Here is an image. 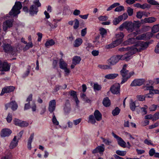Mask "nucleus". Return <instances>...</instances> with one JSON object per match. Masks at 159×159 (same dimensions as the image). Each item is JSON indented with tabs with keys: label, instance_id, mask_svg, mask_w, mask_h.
Masks as SVG:
<instances>
[{
	"label": "nucleus",
	"instance_id": "423d86ee",
	"mask_svg": "<svg viewBox=\"0 0 159 159\" xmlns=\"http://www.w3.org/2000/svg\"><path fill=\"white\" fill-rule=\"evenodd\" d=\"M125 28L129 32H132L134 30V24L132 22H125L121 24L119 27L121 30Z\"/></svg>",
	"mask_w": 159,
	"mask_h": 159
},
{
	"label": "nucleus",
	"instance_id": "1a4fd4ad",
	"mask_svg": "<svg viewBox=\"0 0 159 159\" xmlns=\"http://www.w3.org/2000/svg\"><path fill=\"white\" fill-rule=\"evenodd\" d=\"M120 55L114 56L111 57L108 60V63L110 66L114 65L117 63L120 60Z\"/></svg>",
	"mask_w": 159,
	"mask_h": 159
},
{
	"label": "nucleus",
	"instance_id": "e433bc0d",
	"mask_svg": "<svg viewBox=\"0 0 159 159\" xmlns=\"http://www.w3.org/2000/svg\"><path fill=\"white\" fill-rule=\"evenodd\" d=\"M120 110L117 107H116L112 111V113L113 116H116L118 115L120 112Z\"/></svg>",
	"mask_w": 159,
	"mask_h": 159
},
{
	"label": "nucleus",
	"instance_id": "7c9ffc66",
	"mask_svg": "<svg viewBox=\"0 0 159 159\" xmlns=\"http://www.w3.org/2000/svg\"><path fill=\"white\" fill-rule=\"evenodd\" d=\"M98 67L101 69H111V67L110 65H107L100 64L98 65Z\"/></svg>",
	"mask_w": 159,
	"mask_h": 159
},
{
	"label": "nucleus",
	"instance_id": "864d4df0",
	"mask_svg": "<svg viewBox=\"0 0 159 159\" xmlns=\"http://www.w3.org/2000/svg\"><path fill=\"white\" fill-rule=\"evenodd\" d=\"M134 24V28L136 27L139 28L141 26V24L140 22L139 21H134V23H133Z\"/></svg>",
	"mask_w": 159,
	"mask_h": 159
},
{
	"label": "nucleus",
	"instance_id": "774afa93",
	"mask_svg": "<svg viewBox=\"0 0 159 159\" xmlns=\"http://www.w3.org/2000/svg\"><path fill=\"white\" fill-rule=\"evenodd\" d=\"M33 46V43L31 42L28 43L25 47V48L26 49H28L30 48H32Z\"/></svg>",
	"mask_w": 159,
	"mask_h": 159
},
{
	"label": "nucleus",
	"instance_id": "49530a36",
	"mask_svg": "<svg viewBox=\"0 0 159 159\" xmlns=\"http://www.w3.org/2000/svg\"><path fill=\"white\" fill-rule=\"evenodd\" d=\"M146 97L145 95H138L136 96V98L138 100L143 101L145 100Z\"/></svg>",
	"mask_w": 159,
	"mask_h": 159
},
{
	"label": "nucleus",
	"instance_id": "f257e3e1",
	"mask_svg": "<svg viewBox=\"0 0 159 159\" xmlns=\"http://www.w3.org/2000/svg\"><path fill=\"white\" fill-rule=\"evenodd\" d=\"M149 43L142 41H138L132 49L136 53L146 49L149 45Z\"/></svg>",
	"mask_w": 159,
	"mask_h": 159
},
{
	"label": "nucleus",
	"instance_id": "39448f33",
	"mask_svg": "<svg viewBox=\"0 0 159 159\" xmlns=\"http://www.w3.org/2000/svg\"><path fill=\"white\" fill-rule=\"evenodd\" d=\"M22 7V5L21 3L20 2H16L12 9L9 12V15L10 16H16L20 13V10Z\"/></svg>",
	"mask_w": 159,
	"mask_h": 159
},
{
	"label": "nucleus",
	"instance_id": "8fccbe9b",
	"mask_svg": "<svg viewBox=\"0 0 159 159\" xmlns=\"http://www.w3.org/2000/svg\"><path fill=\"white\" fill-rule=\"evenodd\" d=\"M52 121L53 124L56 125H59V122L57 121L56 117L54 115V113L53 114V118L52 119Z\"/></svg>",
	"mask_w": 159,
	"mask_h": 159
},
{
	"label": "nucleus",
	"instance_id": "c85d7f7f",
	"mask_svg": "<svg viewBox=\"0 0 159 159\" xmlns=\"http://www.w3.org/2000/svg\"><path fill=\"white\" fill-rule=\"evenodd\" d=\"M102 103L104 106L107 107L110 106L111 102L109 98L108 97H106L103 99L102 101Z\"/></svg>",
	"mask_w": 159,
	"mask_h": 159
},
{
	"label": "nucleus",
	"instance_id": "3c124183",
	"mask_svg": "<svg viewBox=\"0 0 159 159\" xmlns=\"http://www.w3.org/2000/svg\"><path fill=\"white\" fill-rule=\"evenodd\" d=\"M124 10V7L122 6H120L116 7L115 9V11H122Z\"/></svg>",
	"mask_w": 159,
	"mask_h": 159
},
{
	"label": "nucleus",
	"instance_id": "5701e85b",
	"mask_svg": "<svg viewBox=\"0 0 159 159\" xmlns=\"http://www.w3.org/2000/svg\"><path fill=\"white\" fill-rule=\"evenodd\" d=\"M1 68V70L8 71L10 70V65L7 62H4L3 63H2Z\"/></svg>",
	"mask_w": 159,
	"mask_h": 159
},
{
	"label": "nucleus",
	"instance_id": "aec40b11",
	"mask_svg": "<svg viewBox=\"0 0 159 159\" xmlns=\"http://www.w3.org/2000/svg\"><path fill=\"white\" fill-rule=\"evenodd\" d=\"M11 131L8 129H2L1 133V136L2 137H5L9 136L11 133Z\"/></svg>",
	"mask_w": 159,
	"mask_h": 159
},
{
	"label": "nucleus",
	"instance_id": "a18cd8bd",
	"mask_svg": "<svg viewBox=\"0 0 159 159\" xmlns=\"http://www.w3.org/2000/svg\"><path fill=\"white\" fill-rule=\"evenodd\" d=\"M69 93L71 96H72L74 98H77V96L76 92L74 90H71L69 92Z\"/></svg>",
	"mask_w": 159,
	"mask_h": 159
},
{
	"label": "nucleus",
	"instance_id": "a211bd4d",
	"mask_svg": "<svg viewBox=\"0 0 159 159\" xmlns=\"http://www.w3.org/2000/svg\"><path fill=\"white\" fill-rule=\"evenodd\" d=\"M144 80L143 79H137L134 80L130 84L131 86H140L143 84Z\"/></svg>",
	"mask_w": 159,
	"mask_h": 159
},
{
	"label": "nucleus",
	"instance_id": "2f4dec72",
	"mask_svg": "<svg viewBox=\"0 0 159 159\" xmlns=\"http://www.w3.org/2000/svg\"><path fill=\"white\" fill-rule=\"evenodd\" d=\"M81 60V58L79 57L76 56L72 60V63L75 65L79 64Z\"/></svg>",
	"mask_w": 159,
	"mask_h": 159
},
{
	"label": "nucleus",
	"instance_id": "680f3d73",
	"mask_svg": "<svg viewBox=\"0 0 159 159\" xmlns=\"http://www.w3.org/2000/svg\"><path fill=\"white\" fill-rule=\"evenodd\" d=\"M155 153H156L155 150L153 148L150 149L149 152V155L151 157L154 154L155 155Z\"/></svg>",
	"mask_w": 159,
	"mask_h": 159
},
{
	"label": "nucleus",
	"instance_id": "bf43d9fd",
	"mask_svg": "<svg viewBox=\"0 0 159 159\" xmlns=\"http://www.w3.org/2000/svg\"><path fill=\"white\" fill-rule=\"evenodd\" d=\"M153 121H155L159 119V111L153 115Z\"/></svg>",
	"mask_w": 159,
	"mask_h": 159
},
{
	"label": "nucleus",
	"instance_id": "ea45409f",
	"mask_svg": "<svg viewBox=\"0 0 159 159\" xmlns=\"http://www.w3.org/2000/svg\"><path fill=\"white\" fill-rule=\"evenodd\" d=\"M146 37V34H142L138 35L136 37V39L137 40H140L144 39Z\"/></svg>",
	"mask_w": 159,
	"mask_h": 159
},
{
	"label": "nucleus",
	"instance_id": "393cba45",
	"mask_svg": "<svg viewBox=\"0 0 159 159\" xmlns=\"http://www.w3.org/2000/svg\"><path fill=\"white\" fill-rule=\"evenodd\" d=\"M153 87L152 86H148L146 88L147 90H150L149 94H159V90H153Z\"/></svg>",
	"mask_w": 159,
	"mask_h": 159
},
{
	"label": "nucleus",
	"instance_id": "4d7b16f0",
	"mask_svg": "<svg viewBox=\"0 0 159 159\" xmlns=\"http://www.w3.org/2000/svg\"><path fill=\"white\" fill-rule=\"evenodd\" d=\"M29 125V123L23 121H21V124L20 125V126L22 127H26L28 126Z\"/></svg>",
	"mask_w": 159,
	"mask_h": 159
},
{
	"label": "nucleus",
	"instance_id": "2eb2a0df",
	"mask_svg": "<svg viewBox=\"0 0 159 159\" xmlns=\"http://www.w3.org/2000/svg\"><path fill=\"white\" fill-rule=\"evenodd\" d=\"M61 20V19L57 20L54 19L52 23L50 22L48 20H46V24L47 25H49L51 29H55L57 26V22L60 21Z\"/></svg>",
	"mask_w": 159,
	"mask_h": 159
},
{
	"label": "nucleus",
	"instance_id": "09e8293b",
	"mask_svg": "<svg viewBox=\"0 0 159 159\" xmlns=\"http://www.w3.org/2000/svg\"><path fill=\"white\" fill-rule=\"evenodd\" d=\"M132 49V46L130 47H127V48H122L119 49V51L120 52H123L126 51H128L131 50Z\"/></svg>",
	"mask_w": 159,
	"mask_h": 159
},
{
	"label": "nucleus",
	"instance_id": "de8ad7c7",
	"mask_svg": "<svg viewBox=\"0 0 159 159\" xmlns=\"http://www.w3.org/2000/svg\"><path fill=\"white\" fill-rule=\"evenodd\" d=\"M13 121L14 124L15 125L20 126V124H21V120L15 118L14 120Z\"/></svg>",
	"mask_w": 159,
	"mask_h": 159
},
{
	"label": "nucleus",
	"instance_id": "412c9836",
	"mask_svg": "<svg viewBox=\"0 0 159 159\" xmlns=\"http://www.w3.org/2000/svg\"><path fill=\"white\" fill-rule=\"evenodd\" d=\"M137 42L136 38H131L124 41L123 44L125 45H127L134 44H135Z\"/></svg>",
	"mask_w": 159,
	"mask_h": 159
},
{
	"label": "nucleus",
	"instance_id": "6ab92c4d",
	"mask_svg": "<svg viewBox=\"0 0 159 159\" xmlns=\"http://www.w3.org/2000/svg\"><path fill=\"white\" fill-rule=\"evenodd\" d=\"M56 101L55 100L51 101L49 103L48 110L50 113H52L55 110L56 107Z\"/></svg>",
	"mask_w": 159,
	"mask_h": 159
},
{
	"label": "nucleus",
	"instance_id": "9b49d317",
	"mask_svg": "<svg viewBox=\"0 0 159 159\" xmlns=\"http://www.w3.org/2000/svg\"><path fill=\"white\" fill-rule=\"evenodd\" d=\"M120 86L118 83H115L110 89L111 92L114 94H117L120 93Z\"/></svg>",
	"mask_w": 159,
	"mask_h": 159
},
{
	"label": "nucleus",
	"instance_id": "4468645a",
	"mask_svg": "<svg viewBox=\"0 0 159 159\" xmlns=\"http://www.w3.org/2000/svg\"><path fill=\"white\" fill-rule=\"evenodd\" d=\"M122 41V40L120 39H116L113 41L112 43L106 45L105 48L107 49H110L113 48L119 45Z\"/></svg>",
	"mask_w": 159,
	"mask_h": 159
},
{
	"label": "nucleus",
	"instance_id": "0e129e2a",
	"mask_svg": "<svg viewBox=\"0 0 159 159\" xmlns=\"http://www.w3.org/2000/svg\"><path fill=\"white\" fill-rule=\"evenodd\" d=\"M157 105L154 104L152 105L149 108L150 110L151 111H155L157 109Z\"/></svg>",
	"mask_w": 159,
	"mask_h": 159
},
{
	"label": "nucleus",
	"instance_id": "e2e57ef3",
	"mask_svg": "<svg viewBox=\"0 0 159 159\" xmlns=\"http://www.w3.org/2000/svg\"><path fill=\"white\" fill-rule=\"evenodd\" d=\"M127 12L129 16H131L133 15V9L131 8L130 7H128Z\"/></svg>",
	"mask_w": 159,
	"mask_h": 159
},
{
	"label": "nucleus",
	"instance_id": "338daca9",
	"mask_svg": "<svg viewBox=\"0 0 159 159\" xmlns=\"http://www.w3.org/2000/svg\"><path fill=\"white\" fill-rule=\"evenodd\" d=\"M80 96L81 98L83 99L84 101H86L87 102H88V101H89V99H87L86 96V95L84 93L81 94Z\"/></svg>",
	"mask_w": 159,
	"mask_h": 159
},
{
	"label": "nucleus",
	"instance_id": "5fc2aeb1",
	"mask_svg": "<svg viewBox=\"0 0 159 159\" xmlns=\"http://www.w3.org/2000/svg\"><path fill=\"white\" fill-rule=\"evenodd\" d=\"M103 142H104L106 145H109L111 143V141L109 139H105L104 138H102Z\"/></svg>",
	"mask_w": 159,
	"mask_h": 159
},
{
	"label": "nucleus",
	"instance_id": "4c0bfd02",
	"mask_svg": "<svg viewBox=\"0 0 159 159\" xmlns=\"http://www.w3.org/2000/svg\"><path fill=\"white\" fill-rule=\"evenodd\" d=\"M98 152L100 153H102L105 150V146L103 144H102L100 146L97 147Z\"/></svg>",
	"mask_w": 159,
	"mask_h": 159
},
{
	"label": "nucleus",
	"instance_id": "0eeeda50",
	"mask_svg": "<svg viewBox=\"0 0 159 159\" xmlns=\"http://www.w3.org/2000/svg\"><path fill=\"white\" fill-rule=\"evenodd\" d=\"M3 47V49L6 52L10 53L12 55L15 56L16 55V50L14 49L10 44H4Z\"/></svg>",
	"mask_w": 159,
	"mask_h": 159
},
{
	"label": "nucleus",
	"instance_id": "c03bdc74",
	"mask_svg": "<svg viewBox=\"0 0 159 159\" xmlns=\"http://www.w3.org/2000/svg\"><path fill=\"white\" fill-rule=\"evenodd\" d=\"M74 21L75 23L73 27L75 29H76L79 27V22L78 20L76 19L74 20Z\"/></svg>",
	"mask_w": 159,
	"mask_h": 159
},
{
	"label": "nucleus",
	"instance_id": "7ed1b4c3",
	"mask_svg": "<svg viewBox=\"0 0 159 159\" xmlns=\"http://www.w3.org/2000/svg\"><path fill=\"white\" fill-rule=\"evenodd\" d=\"M120 73L122 77V80L120 84H122L126 82L134 74V72H129L128 70L122 69L120 71Z\"/></svg>",
	"mask_w": 159,
	"mask_h": 159
},
{
	"label": "nucleus",
	"instance_id": "052dcab7",
	"mask_svg": "<svg viewBox=\"0 0 159 159\" xmlns=\"http://www.w3.org/2000/svg\"><path fill=\"white\" fill-rule=\"evenodd\" d=\"M108 19V17L106 16H101L98 17V19L100 21H106Z\"/></svg>",
	"mask_w": 159,
	"mask_h": 159
},
{
	"label": "nucleus",
	"instance_id": "a19ab883",
	"mask_svg": "<svg viewBox=\"0 0 159 159\" xmlns=\"http://www.w3.org/2000/svg\"><path fill=\"white\" fill-rule=\"evenodd\" d=\"M120 5L119 3L116 2L114 3L113 4L111 5L107 9V11H110L113 8L115 7H116L119 6Z\"/></svg>",
	"mask_w": 159,
	"mask_h": 159
},
{
	"label": "nucleus",
	"instance_id": "f3484780",
	"mask_svg": "<svg viewBox=\"0 0 159 159\" xmlns=\"http://www.w3.org/2000/svg\"><path fill=\"white\" fill-rule=\"evenodd\" d=\"M157 20V19L153 17H151L145 18L144 19L141 20V23L142 24L144 23H152L155 22Z\"/></svg>",
	"mask_w": 159,
	"mask_h": 159
},
{
	"label": "nucleus",
	"instance_id": "b1692460",
	"mask_svg": "<svg viewBox=\"0 0 159 159\" xmlns=\"http://www.w3.org/2000/svg\"><path fill=\"white\" fill-rule=\"evenodd\" d=\"M137 102V101L134 102V101L132 99L130 100V102L129 104V106L130 109L132 111H134L135 109V108L139 106V104L137 105L136 104V103Z\"/></svg>",
	"mask_w": 159,
	"mask_h": 159
},
{
	"label": "nucleus",
	"instance_id": "cd10ccee",
	"mask_svg": "<svg viewBox=\"0 0 159 159\" xmlns=\"http://www.w3.org/2000/svg\"><path fill=\"white\" fill-rule=\"evenodd\" d=\"M118 75V74H110L106 75L105 77L109 80L113 79L116 78Z\"/></svg>",
	"mask_w": 159,
	"mask_h": 159
},
{
	"label": "nucleus",
	"instance_id": "a878e982",
	"mask_svg": "<svg viewBox=\"0 0 159 159\" xmlns=\"http://www.w3.org/2000/svg\"><path fill=\"white\" fill-rule=\"evenodd\" d=\"M16 136H15L13 139V140L10 143V148L13 149L17 145L18 141H16Z\"/></svg>",
	"mask_w": 159,
	"mask_h": 159
},
{
	"label": "nucleus",
	"instance_id": "9d476101",
	"mask_svg": "<svg viewBox=\"0 0 159 159\" xmlns=\"http://www.w3.org/2000/svg\"><path fill=\"white\" fill-rule=\"evenodd\" d=\"M128 17L127 13H124L122 15L119 16L117 18H115L113 20V24L116 25L122 20H125Z\"/></svg>",
	"mask_w": 159,
	"mask_h": 159
},
{
	"label": "nucleus",
	"instance_id": "20e7f679",
	"mask_svg": "<svg viewBox=\"0 0 159 159\" xmlns=\"http://www.w3.org/2000/svg\"><path fill=\"white\" fill-rule=\"evenodd\" d=\"M33 4L30 7L29 9V13L32 16L37 14L38 11V7L41 6L39 0H34L33 1Z\"/></svg>",
	"mask_w": 159,
	"mask_h": 159
},
{
	"label": "nucleus",
	"instance_id": "79ce46f5",
	"mask_svg": "<svg viewBox=\"0 0 159 159\" xmlns=\"http://www.w3.org/2000/svg\"><path fill=\"white\" fill-rule=\"evenodd\" d=\"M102 88L101 85L98 84V83L94 84L93 85V89L95 91L100 90Z\"/></svg>",
	"mask_w": 159,
	"mask_h": 159
},
{
	"label": "nucleus",
	"instance_id": "f03ea898",
	"mask_svg": "<svg viewBox=\"0 0 159 159\" xmlns=\"http://www.w3.org/2000/svg\"><path fill=\"white\" fill-rule=\"evenodd\" d=\"M93 114L94 116L91 115L89 116L88 122L92 124H94L96 122V120L100 121L102 120V114L98 110H95Z\"/></svg>",
	"mask_w": 159,
	"mask_h": 159
},
{
	"label": "nucleus",
	"instance_id": "58836bf2",
	"mask_svg": "<svg viewBox=\"0 0 159 159\" xmlns=\"http://www.w3.org/2000/svg\"><path fill=\"white\" fill-rule=\"evenodd\" d=\"M124 37V35L123 33L120 32L116 34V39H120L122 40V39Z\"/></svg>",
	"mask_w": 159,
	"mask_h": 159
},
{
	"label": "nucleus",
	"instance_id": "13d9d810",
	"mask_svg": "<svg viewBox=\"0 0 159 159\" xmlns=\"http://www.w3.org/2000/svg\"><path fill=\"white\" fill-rule=\"evenodd\" d=\"M147 2L153 5H159V4L154 0H147Z\"/></svg>",
	"mask_w": 159,
	"mask_h": 159
},
{
	"label": "nucleus",
	"instance_id": "f8f14e48",
	"mask_svg": "<svg viewBox=\"0 0 159 159\" xmlns=\"http://www.w3.org/2000/svg\"><path fill=\"white\" fill-rule=\"evenodd\" d=\"M112 134L115 138L116 139L118 143L120 146L124 148L126 147V143L121 137L116 135L114 132H112Z\"/></svg>",
	"mask_w": 159,
	"mask_h": 159
},
{
	"label": "nucleus",
	"instance_id": "ddd939ff",
	"mask_svg": "<svg viewBox=\"0 0 159 159\" xmlns=\"http://www.w3.org/2000/svg\"><path fill=\"white\" fill-rule=\"evenodd\" d=\"M13 20H9L4 21L2 25L3 30L6 31L8 28L12 27L13 22Z\"/></svg>",
	"mask_w": 159,
	"mask_h": 159
},
{
	"label": "nucleus",
	"instance_id": "dca6fc26",
	"mask_svg": "<svg viewBox=\"0 0 159 159\" xmlns=\"http://www.w3.org/2000/svg\"><path fill=\"white\" fill-rule=\"evenodd\" d=\"M15 89V87L13 86H7L3 88L0 94L1 95H2L4 93H7L13 92Z\"/></svg>",
	"mask_w": 159,
	"mask_h": 159
},
{
	"label": "nucleus",
	"instance_id": "37998d69",
	"mask_svg": "<svg viewBox=\"0 0 159 159\" xmlns=\"http://www.w3.org/2000/svg\"><path fill=\"white\" fill-rule=\"evenodd\" d=\"M116 153L119 155L123 156L126 155V152L125 151H121L118 150L116 151Z\"/></svg>",
	"mask_w": 159,
	"mask_h": 159
},
{
	"label": "nucleus",
	"instance_id": "473e14b6",
	"mask_svg": "<svg viewBox=\"0 0 159 159\" xmlns=\"http://www.w3.org/2000/svg\"><path fill=\"white\" fill-rule=\"evenodd\" d=\"M11 105L10 107L13 110L15 111L17 109L18 107V105L15 101H12L10 102Z\"/></svg>",
	"mask_w": 159,
	"mask_h": 159
},
{
	"label": "nucleus",
	"instance_id": "c9c22d12",
	"mask_svg": "<svg viewBox=\"0 0 159 159\" xmlns=\"http://www.w3.org/2000/svg\"><path fill=\"white\" fill-rule=\"evenodd\" d=\"M148 16L146 15V12L143 11H138L137 13L136 17L139 19H141L143 16Z\"/></svg>",
	"mask_w": 159,
	"mask_h": 159
},
{
	"label": "nucleus",
	"instance_id": "f704fd0d",
	"mask_svg": "<svg viewBox=\"0 0 159 159\" xmlns=\"http://www.w3.org/2000/svg\"><path fill=\"white\" fill-rule=\"evenodd\" d=\"M159 31V24L154 25L152 28V32L153 33Z\"/></svg>",
	"mask_w": 159,
	"mask_h": 159
},
{
	"label": "nucleus",
	"instance_id": "bb28decb",
	"mask_svg": "<svg viewBox=\"0 0 159 159\" xmlns=\"http://www.w3.org/2000/svg\"><path fill=\"white\" fill-rule=\"evenodd\" d=\"M83 42L82 39L80 38L76 39L74 42V46L75 47H77L80 46Z\"/></svg>",
	"mask_w": 159,
	"mask_h": 159
},
{
	"label": "nucleus",
	"instance_id": "603ef678",
	"mask_svg": "<svg viewBox=\"0 0 159 159\" xmlns=\"http://www.w3.org/2000/svg\"><path fill=\"white\" fill-rule=\"evenodd\" d=\"M100 34L102 35V38L104 37V35L106 34L107 31L106 30L103 28H101L100 29Z\"/></svg>",
	"mask_w": 159,
	"mask_h": 159
},
{
	"label": "nucleus",
	"instance_id": "4be33fe9",
	"mask_svg": "<svg viewBox=\"0 0 159 159\" xmlns=\"http://www.w3.org/2000/svg\"><path fill=\"white\" fill-rule=\"evenodd\" d=\"M71 110L70 104L69 101L67 100L66 103L64 107V111L66 114L69 113Z\"/></svg>",
	"mask_w": 159,
	"mask_h": 159
},
{
	"label": "nucleus",
	"instance_id": "6e6552de",
	"mask_svg": "<svg viewBox=\"0 0 159 159\" xmlns=\"http://www.w3.org/2000/svg\"><path fill=\"white\" fill-rule=\"evenodd\" d=\"M135 53V52L132 49L129 50L127 53L124 55H120V60L128 61L131 59V56Z\"/></svg>",
	"mask_w": 159,
	"mask_h": 159
},
{
	"label": "nucleus",
	"instance_id": "72a5a7b5",
	"mask_svg": "<svg viewBox=\"0 0 159 159\" xmlns=\"http://www.w3.org/2000/svg\"><path fill=\"white\" fill-rule=\"evenodd\" d=\"M55 43V42L53 39H51L47 41L45 45L46 47L49 48L50 46L53 45Z\"/></svg>",
	"mask_w": 159,
	"mask_h": 159
},
{
	"label": "nucleus",
	"instance_id": "69168bd1",
	"mask_svg": "<svg viewBox=\"0 0 159 159\" xmlns=\"http://www.w3.org/2000/svg\"><path fill=\"white\" fill-rule=\"evenodd\" d=\"M144 143L148 145H153V144L152 143L151 141V140H149L147 139H145L144 141Z\"/></svg>",
	"mask_w": 159,
	"mask_h": 159
},
{
	"label": "nucleus",
	"instance_id": "6e6d98bb",
	"mask_svg": "<svg viewBox=\"0 0 159 159\" xmlns=\"http://www.w3.org/2000/svg\"><path fill=\"white\" fill-rule=\"evenodd\" d=\"M6 120L8 123H10L11 122L12 120V116L11 114L9 113L8 114L6 118Z\"/></svg>",
	"mask_w": 159,
	"mask_h": 159
},
{
	"label": "nucleus",
	"instance_id": "c756f323",
	"mask_svg": "<svg viewBox=\"0 0 159 159\" xmlns=\"http://www.w3.org/2000/svg\"><path fill=\"white\" fill-rule=\"evenodd\" d=\"M67 64L64 61L62 58L60 59L59 62V67L63 69L67 67Z\"/></svg>",
	"mask_w": 159,
	"mask_h": 159
}]
</instances>
